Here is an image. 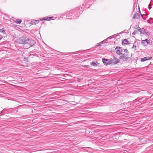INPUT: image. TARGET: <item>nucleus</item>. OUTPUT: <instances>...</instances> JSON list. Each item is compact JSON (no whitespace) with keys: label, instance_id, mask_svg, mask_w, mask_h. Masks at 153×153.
<instances>
[{"label":"nucleus","instance_id":"412c9836","mask_svg":"<svg viewBox=\"0 0 153 153\" xmlns=\"http://www.w3.org/2000/svg\"><path fill=\"white\" fill-rule=\"evenodd\" d=\"M102 62L104 65L105 64V58H102Z\"/></svg>","mask_w":153,"mask_h":153},{"label":"nucleus","instance_id":"a211bd4d","mask_svg":"<svg viewBox=\"0 0 153 153\" xmlns=\"http://www.w3.org/2000/svg\"><path fill=\"white\" fill-rule=\"evenodd\" d=\"M144 32L145 33V34L146 35H147L148 36L149 35V32L148 30H145V31H144Z\"/></svg>","mask_w":153,"mask_h":153},{"label":"nucleus","instance_id":"20e7f679","mask_svg":"<svg viewBox=\"0 0 153 153\" xmlns=\"http://www.w3.org/2000/svg\"><path fill=\"white\" fill-rule=\"evenodd\" d=\"M122 48L118 46H117L116 48L115 49V51L117 54L120 55L122 53H121L123 51Z\"/></svg>","mask_w":153,"mask_h":153},{"label":"nucleus","instance_id":"aec40b11","mask_svg":"<svg viewBox=\"0 0 153 153\" xmlns=\"http://www.w3.org/2000/svg\"><path fill=\"white\" fill-rule=\"evenodd\" d=\"M0 32L2 33H4L5 31L4 30L3 28L0 29Z\"/></svg>","mask_w":153,"mask_h":153},{"label":"nucleus","instance_id":"dca6fc26","mask_svg":"<svg viewBox=\"0 0 153 153\" xmlns=\"http://www.w3.org/2000/svg\"><path fill=\"white\" fill-rule=\"evenodd\" d=\"M134 103L135 104H139V103H138L139 101H138L137 99L135 100L134 101Z\"/></svg>","mask_w":153,"mask_h":153},{"label":"nucleus","instance_id":"7c9ffc66","mask_svg":"<svg viewBox=\"0 0 153 153\" xmlns=\"http://www.w3.org/2000/svg\"><path fill=\"white\" fill-rule=\"evenodd\" d=\"M131 56H132V53H131Z\"/></svg>","mask_w":153,"mask_h":153},{"label":"nucleus","instance_id":"9d476101","mask_svg":"<svg viewBox=\"0 0 153 153\" xmlns=\"http://www.w3.org/2000/svg\"><path fill=\"white\" fill-rule=\"evenodd\" d=\"M127 43H129L128 40L127 39H124L122 42V44H127Z\"/></svg>","mask_w":153,"mask_h":153},{"label":"nucleus","instance_id":"0eeeda50","mask_svg":"<svg viewBox=\"0 0 153 153\" xmlns=\"http://www.w3.org/2000/svg\"><path fill=\"white\" fill-rule=\"evenodd\" d=\"M138 14L137 13H135L134 14L133 18L134 19H138Z\"/></svg>","mask_w":153,"mask_h":153},{"label":"nucleus","instance_id":"ddd939ff","mask_svg":"<svg viewBox=\"0 0 153 153\" xmlns=\"http://www.w3.org/2000/svg\"><path fill=\"white\" fill-rule=\"evenodd\" d=\"M39 22V20H36L33 21V22H31V24H37Z\"/></svg>","mask_w":153,"mask_h":153},{"label":"nucleus","instance_id":"c85d7f7f","mask_svg":"<svg viewBox=\"0 0 153 153\" xmlns=\"http://www.w3.org/2000/svg\"><path fill=\"white\" fill-rule=\"evenodd\" d=\"M141 16H142V17L143 18V19L144 20H145V19H144V18L143 17V16H142V15H141Z\"/></svg>","mask_w":153,"mask_h":153},{"label":"nucleus","instance_id":"1a4fd4ad","mask_svg":"<svg viewBox=\"0 0 153 153\" xmlns=\"http://www.w3.org/2000/svg\"><path fill=\"white\" fill-rule=\"evenodd\" d=\"M105 43V39L103 40V41H102L99 43L98 44V45L97 46H101L102 44H104Z\"/></svg>","mask_w":153,"mask_h":153},{"label":"nucleus","instance_id":"c756f323","mask_svg":"<svg viewBox=\"0 0 153 153\" xmlns=\"http://www.w3.org/2000/svg\"><path fill=\"white\" fill-rule=\"evenodd\" d=\"M145 42H144V44H145Z\"/></svg>","mask_w":153,"mask_h":153},{"label":"nucleus","instance_id":"f03ea898","mask_svg":"<svg viewBox=\"0 0 153 153\" xmlns=\"http://www.w3.org/2000/svg\"><path fill=\"white\" fill-rule=\"evenodd\" d=\"M119 58L124 61L128 62H131V57H128L127 54L125 55L123 53H122L121 56H120Z\"/></svg>","mask_w":153,"mask_h":153},{"label":"nucleus","instance_id":"473e14b6","mask_svg":"<svg viewBox=\"0 0 153 153\" xmlns=\"http://www.w3.org/2000/svg\"><path fill=\"white\" fill-rule=\"evenodd\" d=\"M97 47V46H95V47Z\"/></svg>","mask_w":153,"mask_h":153},{"label":"nucleus","instance_id":"39448f33","mask_svg":"<svg viewBox=\"0 0 153 153\" xmlns=\"http://www.w3.org/2000/svg\"><path fill=\"white\" fill-rule=\"evenodd\" d=\"M152 57H146L143 58L141 59V61L142 62H144L148 60H150L152 59Z\"/></svg>","mask_w":153,"mask_h":153},{"label":"nucleus","instance_id":"9b49d317","mask_svg":"<svg viewBox=\"0 0 153 153\" xmlns=\"http://www.w3.org/2000/svg\"><path fill=\"white\" fill-rule=\"evenodd\" d=\"M52 17H47V18H42L41 19H40L42 21L44 20H47L48 19H51V18H52Z\"/></svg>","mask_w":153,"mask_h":153},{"label":"nucleus","instance_id":"bb28decb","mask_svg":"<svg viewBox=\"0 0 153 153\" xmlns=\"http://www.w3.org/2000/svg\"><path fill=\"white\" fill-rule=\"evenodd\" d=\"M110 38L109 37H108L106 39V41H107L108 39H110Z\"/></svg>","mask_w":153,"mask_h":153},{"label":"nucleus","instance_id":"5701e85b","mask_svg":"<svg viewBox=\"0 0 153 153\" xmlns=\"http://www.w3.org/2000/svg\"><path fill=\"white\" fill-rule=\"evenodd\" d=\"M81 79L78 78L77 79V81L78 82H80L81 81Z\"/></svg>","mask_w":153,"mask_h":153},{"label":"nucleus","instance_id":"393cba45","mask_svg":"<svg viewBox=\"0 0 153 153\" xmlns=\"http://www.w3.org/2000/svg\"><path fill=\"white\" fill-rule=\"evenodd\" d=\"M148 8L149 9L151 8V5H150V4L149 5Z\"/></svg>","mask_w":153,"mask_h":153},{"label":"nucleus","instance_id":"a878e982","mask_svg":"<svg viewBox=\"0 0 153 153\" xmlns=\"http://www.w3.org/2000/svg\"><path fill=\"white\" fill-rule=\"evenodd\" d=\"M85 7H86V8H88V7H89V6H88V5H85Z\"/></svg>","mask_w":153,"mask_h":153},{"label":"nucleus","instance_id":"4468645a","mask_svg":"<svg viewBox=\"0 0 153 153\" xmlns=\"http://www.w3.org/2000/svg\"><path fill=\"white\" fill-rule=\"evenodd\" d=\"M82 9V7H77V8H76V10L77 11H79V10H80V9H81V10H80V11H78V12H78H78H79V13H80V12H82V10H81Z\"/></svg>","mask_w":153,"mask_h":153},{"label":"nucleus","instance_id":"6e6552de","mask_svg":"<svg viewBox=\"0 0 153 153\" xmlns=\"http://www.w3.org/2000/svg\"><path fill=\"white\" fill-rule=\"evenodd\" d=\"M139 28L138 29V31H140L141 33H144V31H145V29L143 28H142V29H141L139 27Z\"/></svg>","mask_w":153,"mask_h":153},{"label":"nucleus","instance_id":"f3484780","mask_svg":"<svg viewBox=\"0 0 153 153\" xmlns=\"http://www.w3.org/2000/svg\"><path fill=\"white\" fill-rule=\"evenodd\" d=\"M138 32V30H136L134 31L133 33H132L133 35H135Z\"/></svg>","mask_w":153,"mask_h":153},{"label":"nucleus","instance_id":"cd10ccee","mask_svg":"<svg viewBox=\"0 0 153 153\" xmlns=\"http://www.w3.org/2000/svg\"><path fill=\"white\" fill-rule=\"evenodd\" d=\"M2 39V36L0 35V40Z\"/></svg>","mask_w":153,"mask_h":153},{"label":"nucleus","instance_id":"6ab92c4d","mask_svg":"<svg viewBox=\"0 0 153 153\" xmlns=\"http://www.w3.org/2000/svg\"><path fill=\"white\" fill-rule=\"evenodd\" d=\"M82 66L84 67H86L88 68L89 67H90V65H82Z\"/></svg>","mask_w":153,"mask_h":153},{"label":"nucleus","instance_id":"4be33fe9","mask_svg":"<svg viewBox=\"0 0 153 153\" xmlns=\"http://www.w3.org/2000/svg\"><path fill=\"white\" fill-rule=\"evenodd\" d=\"M124 51L125 53H128V52L127 49H125L124 50Z\"/></svg>","mask_w":153,"mask_h":153},{"label":"nucleus","instance_id":"2eb2a0df","mask_svg":"<svg viewBox=\"0 0 153 153\" xmlns=\"http://www.w3.org/2000/svg\"><path fill=\"white\" fill-rule=\"evenodd\" d=\"M90 64L94 66H96L97 65V64L96 62H91L90 63Z\"/></svg>","mask_w":153,"mask_h":153},{"label":"nucleus","instance_id":"423d86ee","mask_svg":"<svg viewBox=\"0 0 153 153\" xmlns=\"http://www.w3.org/2000/svg\"><path fill=\"white\" fill-rule=\"evenodd\" d=\"M150 39H146L145 40H143L142 43L143 44H144V42H146L147 43V44H149L150 43Z\"/></svg>","mask_w":153,"mask_h":153},{"label":"nucleus","instance_id":"f8f14e48","mask_svg":"<svg viewBox=\"0 0 153 153\" xmlns=\"http://www.w3.org/2000/svg\"><path fill=\"white\" fill-rule=\"evenodd\" d=\"M21 22V20L20 19H17L15 21V22L17 24H20Z\"/></svg>","mask_w":153,"mask_h":153},{"label":"nucleus","instance_id":"f257e3e1","mask_svg":"<svg viewBox=\"0 0 153 153\" xmlns=\"http://www.w3.org/2000/svg\"><path fill=\"white\" fill-rule=\"evenodd\" d=\"M17 41L18 43L21 44H29L31 46L33 45L36 43L35 41L32 39L23 36L18 39Z\"/></svg>","mask_w":153,"mask_h":153},{"label":"nucleus","instance_id":"b1692460","mask_svg":"<svg viewBox=\"0 0 153 153\" xmlns=\"http://www.w3.org/2000/svg\"><path fill=\"white\" fill-rule=\"evenodd\" d=\"M136 48V45H133V47H132V48Z\"/></svg>","mask_w":153,"mask_h":153},{"label":"nucleus","instance_id":"7ed1b4c3","mask_svg":"<svg viewBox=\"0 0 153 153\" xmlns=\"http://www.w3.org/2000/svg\"><path fill=\"white\" fill-rule=\"evenodd\" d=\"M119 62V59L115 57H114L113 59L111 60L106 59V65L111 64H115Z\"/></svg>","mask_w":153,"mask_h":153},{"label":"nucleus","instance_id":"2f4dec72","mask_svg":"<svg viewBox=\"0 0 153 153\" xmlns=\"http://www.w3.org/2000/svg\"><path fill=\"white\" fill-rule=\"evenodd\" d=\"M86 4H84V5H85Z\"/></svg>","mask_w":153,"mask_h":153}]
</instances>
